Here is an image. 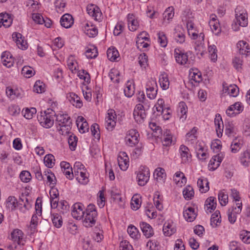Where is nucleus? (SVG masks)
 I'll use <instances>...</instances> for the list:
<instances>
[{
  "label": "nucleus",
  "instance_id": "obj_30",
  "mask_svg": "<svg viewBox=\"0 0 250 250\" xmlns=\"http://www.w3.org/2000/svg\"><path fill=\"white\" fill-rule=\"evenodd\" d=\"M237 48L239 49V53L241 55H247L250 52V48L248 44L243 41H239L237 44Z\"/></svg>",
  "mask_w": 250,
  "mask_h": 250
},
{
  "label": "nucleus",
  "instance_id": "obj_35",
  "mask_svg": "<svg viewBox=\"0 0 250 250\" xmlns=\"http://www.w3.org/2000/svg\"><path fill=\"white\" fill-rule=\"evenodd\" d=\"M20 205L17 199L14 196H9L7 200L6 207L12 210H14L16 207Z\"/></svg>",
  "mask_w": 250,
  "mask_h": 250
},
{
  "label": "nucleus",
  "instance_id": "obj_15",
  "mask_svg": "<svg viewBox=\"0 0 250 250\" xmlns=\"http://www.w3.org/2000/svg\"><path fill=\"white\" fill-rule=\"evenodd\" d=\"M223 159V155L218 154V155L214 156L210 160L208 164V168L209 170H214L220 165Z\"/></svg>",
  "mask_w": 250,
  "mask_h": 250
},
{
  "label": "nucleus",
  "instance_id": "obj_63",
  "mask_svg": "<svg viewBox=\"0 0 250 250\" xmlns=\"http://www.w3.org/2000/svg\"><path fill=\"white\" fill-rule=\"evenodd\" d=\"M91 131L92 135L96 139H100V135L99 133V125L97 124H94L91 126Z\"/></svg>",
  "mask_w": 250,
  "mask_h": 250
},
{
  "label": "nucleus",
  "instance_id": "obj_23",
  "mask_svg": "<svg viewBox=\"0 0 250 250\" xmlns=\"http://www.w3.org/2000/svg\"><path fill=\"white\" fill-rule=\"evenodd\" d=\"M183 216L188 222H192L196 218V214L195 212L194 208L189 207L184 211Z\"/></svg>",
  "mask_w": 250,
  "mask_h": 250
},
{
  "label": "nucleus",
  "instance_id": "obj_48",
  "mask_svg": "<svg viewBox=\"0 0 250 250\" xmlns=\"http://www.w3.org/2000/svg\"><path fill=\"white\" fill-rule=\"evenodd\" d=\"M163 142L164 146H169L172 143V136L170 133V131L166 130L164 132V138L163 139Z\"/></svg>",
  "mask_w": 250,
  "mask_h": 250
},
{
  "label": "nucleus",
  "instance_id": "obj_58",
  "mask_svg": "<svg viewBox=\"0 0 250 250\" xmlns=\"http://www.w3.org/2000/svg\"><path fill=\"white\" fill-rule=\"evenodd\" d=\"M131 208L133 210L138 209L141 205V200L140 199L138 198L137 196H133L132 198L131 202Z\"/></svg>",
  "mask_w": 250,
  "mask_h": 250
},
{
  "label": "nucleus",
  "instance_id": "obj_55",
  "mask_svg": "<svg viewBox=\"0 0 250 250\" xmlns=\"http://www.w3.org/2000/svg\"><path fill=\"white\" fill-rule=\"evenodd\" d=\"M158 42L162 47H165L167 45V40L165 34L163 32H159L158 34Z\"/></svg>",
  "mask_w": 250,
  "mask_h": 250
},
{
  "label": "nucleus",
  "instance_id": "obj_22",
  "mask_svg": "<svg viewBox=\"0 0 250 250\" xmlns=\"http://www.w3.org/2000/svg\"><path fill=\"white\" fill-rule=\"evenodd\" d=\"M214 124L216 126V131L218 136L220 137L219 134H220L221 136H222V132L223 131L224 125L222 117L220 114L216 115L214 119Z\"/></svg>",
  "mask_w": 250,
  "mask_h": 250
},
{
  "label": "nucleus",
  "instance_id": "obj_24",
  "mask_svg": "<svg viewBox=\"0 0 250 250\" xmlns=\"http://www.w3.org/2000/svg\"><path fill=\"white\" fill-rule=\"evenodd\" d=\"M127 21L129 30L131 31L136 30L139 27L138 21L135 19L134 15L132 14H129L127 15Z\"/></svg>",
  "mask_w": 250,
  "mask_h": 250
},
{
  "label": "nucleus",
  "instance_id": "obj_51",
  "mask_svg": "<svg viewBox=\"0 0 250 250\" xmlns=\"http://www.w3.org/2000/svg\"><path fill=\"white\" fill-rule=\"evenodd\" d=\"M174 8L172 6L168 7L166 9L163 13V18L164 19H167V20L172 19L174 16Z\"/></svg>",
  "mask_w": 250,
  "mask_h": 250
},
{
  "label": "nucleus",
  "instance_id": "obj_27",
  "mask_svg": "<svg viewBox=\"0 0 250 250\" xmlns=\"http://www.w3.org/2000/svg\"><path fill=\"white\" fill-rule=\"evenodd\" d=\"M154 176L157 182H164L166 178L165 169L161 167L157 168L154 171Z\"/></svg>",
  "mask_w": 250,
  "mask_h": 250
},
{
  "label": "nucleus",
  "instance_id": "obj_44",
  "mask_svg": "<svg viewBox=\"0 0 250 250\" xmlns=\"http://www.w3.org/2000/svg\"><path fill=\"white\" fill-rule=\"evenodd\" d=\"M209 25L212 31L215 34L218 35L221 32L220 24L218 21H210Z\"/></svg>",
  "mask_w": 250,
  "mask_h": 250
},
{
  "label": "nucleus",
  "instance_id": "obj_61",
  "mask_svg": "<svg viewBox=\"0 0 250 250\" xmlns=\"http://www.w3.org/2000/svg\"><path fill=\"white\" fill-rule=\"evenodd\" d=\"M85 33L89 37H94L98 34V29L92 26H91L90 28H88L87 29L85 27Z\"/></svg>",
  "mask_w": 250,
  "mask_h": 250
},
{
  "label": "nucleus",
  "instance_id": "obj_52",
  "mask_svg": "<svg viewBox=\"0 0 250 250\" xmlns=\"http://www.w3.org/2000/svg\"><path fill=\"white\" fill-rule=\"evenodd\" d=\"M20 178L22 182L28 183L31 179V175L29 171L23 170L20 174Z\"/></svg>",
  "mask_w": 250,
  "mask_h": 250
},
{
  "label": "nucleus",
  "instance_id": "obj_59",
  "mask_svg": "<svg viewBox=\"0 0 250 250\" xmlns=\"http://www.w3.org/2000/svg\"><path fill=\"white\" fill-rule=\"evenodd\" d=\"M9 113L12 116H17L21 112V109L18 105H11L8 108Z\"/></svg>",
  "mask_w": 250,
  "mask_h": 250
},
{
  "label": "nucleus",
  "instance_id": "obj_45",
  "mask_svg": "<svg viewBox=\"0 0 250 250\" xmlns=\"http://www.w3.org/2000/svg\"><path fill=\"white\" fill-rule=\"evenodd\" d=\"M36 109L32 107L31 108H26L25 110L22 111V114L23 116L27 119H31L33 116L36 113Z\"/></svg>",
  "mask_w": 250,
  "mask_h": 250
},
{
  "label": "nucleus",
  "instance_id": "obj_10",
  "mask_svg": "<svg viewBox=\"0 0 250 250\" xmlns=\"http://www.w3.org/2000/svg\"><path fill=\"white\" fill-rule=\"evenodd\" d=\"M11 239L19 245H24L25 240L22 231L19 229H15L11 233Z\"/></svg>",
  "mask_w": 250,
  "mask_h": 250
},
{
  "label": "nucleus",
  "instance_id": "obj_16",
  "mask_svg": "<svg viewBox=\"0 0 250 250\" xmlns=\"http://www.w3.org/2000/svg\"><path fill=\"white\" fill-rule=\"evenodd\" d=\"M154 86H156V82L152 80L146 84V95L150 99H154L157 95V89H155Z\"/></svg>",
  "mask_w": 250,
  "mask_h": 250
},
{
  "label": "nucleus",
  "instance_id": "obj_7",
  "mask_svg": "<svg viewBox=\"0 0 250 250\" xmlns=\"http://www.w3.org/2000/svg\"><path fill=\"white\" fill-rule=\"evenodd\" d=\"M116 114L115 111L113 109L108 110L107 113L105 118L104 125L108 131H112L116 125Z\"/></svg>",
  "mask_w": 250,
  "mask_h": 250
},
{
  "label": "nucleus",
  "instance_id": "obj_6",
  "mask_svg": "<svg viewBox=\"0 0 250 250\" xmlns=\"http://www.w3.org/2000/svg\"><path fill=\"white\" fill-rule=\"evenodd\" d=\"M139 133L136 129H130L126 133L125 141L127 145L134 146L139 142Z\"/></svg>",
  "mask_w": 250,
  "mask_h": 250
},
{
  "label": "nucleus",
  "instance_id": "obj_29",
  "mask_svg": "<svg viewBox=\"0 0 250 250\" xmlns=\"http://www.w3.org/2000/svg\"><path fill=\"white\" fill-rule=\"evenodd\" d=\"M223 91L228 93L230 96L236 97L239 93V88L236 85H230L229 86H223Z\"/></svg>",
  "mask_w": 250,
  "mask_h": 250
},
{
  "label": "nucleus",
  "instance_id": "obj_9",
  "mask_svg": "<svg viewBox=\"0 0 250 250\" xmlns=\"http://www.w3.org/2000/svg\"><path fill=\"white\" fill-rule=\"evenodd\" d=\"M84 206L81 203H76L73 206L71 214L73 218L77 220H81L84 217L85 210L84 211Z\"/></svg>",
  "mask_w": 250,
  "mask_h": 250
},
{
  "label": "nucleus",
  "instance_id": "obj_28",
  "mask_svg": "<svg viewBox=\"0 0 250 250\" xmlns=\"http://www.w3.org/2000/svg\"><path fill=\"white\" fill-rule=\"evenodd\" d=\"M197 186L202 193H206L209 189V182L207 178H199L197 181Z\"/></svg>",
  "mask_w": 250,
  "mask_h": 250
},
{
  "label": "nucleus",
  "instance_id": "obj_19",
  "mask_svg": "<svg viewBox=\"0 0 250 250\" xmlns=\"http://www.w3.org/2000/svg\"><path fill=\"white\" fill-rule=\"evenodd\" d=\"M67 98L70 103L76 107L81 108L83 106V103L80 98L75 93H70Z\"/></svg>",
  "mask_w": 250,
  "mask_h": 250
},
{
  "label": "nucleus",
  "instance_id": "obj_56",
  "mask_svg": "<svg viewBox=\"0 0 250 250\" xmlns=\"http://www.w3.org/2000/svg\"><path fill=\"white\" fill-rule=\"evenodd\" d=\"M78 76L80 79L83 80L87 83H89L90 82V75L84 70L79 71Z\"/></svg>",
  "mask_w": 250,
  "mask_h": 250
},
{
  "label": "nucleus",
  "instance_id": "obj_64",
  "mask_svg": "<svg viewBox=\"0 0 250 250\" xmlns=\"http://www.w3.org/2000/svg\"><path fill=\"white\" fill-rule=\"evenodd\" d=\"M197 131V128L195 127H194L190 132L187 133L186 134V139L188 141H193L196 138V132Z\"/></svg>",
  "mask_w": 250,
  "mask_h": 250
},
{
  "label": "nucleus",
  "instance_id": "obj_4",
  "mask_svg": "<svg viewBox=\"0 0 250 250\" xmlns=\"http://www.w3.org/2000/svg\"><path fill=\"white\" fill-rule=\"evenodd\" d=\"M237 8L235 10V19L231 25L233 31H237L240 29V26L246 27L248 25V15L245 11L242 12H238Z\"/></svg>",
  "mask_w": 250,
  "mask_h": 250
},
{
  "label": "nucleus",
  "instance_id": "obj_8",
  "mask_svg": "<svg viewBox=\"0 0 250 250\" xmlns=\"http://www.w3.org/2000/svg\"><path fill=\"white\" fill-rule=\"evenodd\" d=\"M88 14L93 17L95 21H100L102 19V13L100 8L96 5L91 4L86 7Z\"/></svg>",
  "mask_w": 250,
  "mask_h": 250
},
{
  "label": "nucleus",
  "instance_id": "obj_60",
  "mask_svg": "<svg viewBox=\"0 0 250 250\" xmlns=\"http://www.w3.org/2000/svg\"><path fill=\"white\" fill-rule=\"evenodd\" d=\"M138 60L139 63L141 67L142 68H146L147 62V56L145 53L141 54L138 57Z\"/></svg>",
  "mask_w": 250,
  "mask_h": 250
},
{
  "label": "nucleus",
  "instance_id": "obj_34",
  "mask_svg": "<svg viewBox=\"0 0 250 250\" xmlns=\"http://www.w3.org/2000/svg\"><path fill=\"white\" fill-rule=\"evenodd\" d=\"M179 115L180 116V119H182V121H184L187 118L186 113L188 111V107L185 102H180L179 104Z\"/></svg>",
  "mask_w": 250,
  "mask_h": 250
},
{
  "label": "nucleus",
  "instance_id": "obj_32",
  "mask_svg": "<svg viewBox=\"0 0 250 250\" xmlns=\"http://www.w3.org/2000/svg\"><path fill=\"white\" fill-rule=\"evenodd\" d=\"M221 216L219 210H216L213 214H212L210 218V225L213 227L215 228L219 226L221 223Z\"/></svg>",
  "mask_w": 250,
  "mask_h": 250
},
{
  "label": "nucleus",
  "instance_id": "obj_31",
  "mask_svg": "<svg viewBox=\"0 0 250 250\" xmlns=\"http://www.w3.org/2000/svg\"><path fill=\"white\" fill-rule=\"evenodd\" d=\"M241 164L245 166L248 167L250 163V151L246 150L241 153L240 157Z\"/></svg>",
  "mask_w": 250,
  "mask_h": 250
},
{
  "label": "nucleus",
  "instance_id": "obj_3",
  "mask_svg": "<svg viewBox=\"0 0 250 250\" xmlns=\"http://www.w3.org/2000/svg\"><path fill=\"white\" fill-rule=\"evenodd\" d=\"M55 117H56L55 111L52 109H47L43 113H42V115L38 117V119L42 126L49 128L54 125Z\"/></svg>",
  "mask_w": 250,
  "mask_h": 250
},
{
  "label": "nucleus",
  "instance_id": "obj_11",
  "mask_svg": "<svg viewBox=\"0 0 250 250\" xmlns=\"http://www.w3.org/2000/svg\"><path fill=\"white\" fill-rule=\"evenodd\" d=\"M118 163L122 170H126L129 166V158L125 152H120L118 157Z\"/></svg>",
  "mask_w": 250,
  "mask_h": 250
},
{
  "label": "nucleus",
  "instance_id": "obj_13",
  "mask_svg": "<svg viewBox=\"0 0 250 250\" xmlns=\"http://www.w3.org/2000/svg\"><path fill=\"white\" fill-rule=\"evenodd\" d=\"M12 38L19 48L23 50L27 48V43L24 41V38L21 34L14 32L12 34Z\"/></svg>",
  "mask_w": 250,
  "mask_h": 250
},
{
  "label": "nucleus",
  "instance_id": "obj_50",
  "mask_svg": "<svg viewBox=\"0 0 250 250\" xmlns=\"http://www.w3.org/2000/svg\"><path fill=\"white\" fill-rule=\"evenodd\" d=\"M218 199L222 206H226L228 203V195L224 190H221L218 194Z\"/></svg>",
  "mask_w": 250,
  "mask_h": 250
},
{
  "label": "nucleus",
  "instance_id": "obj_25",
  "mask_svg": "<svg viewBox=\"0 0 250 250\" xmlns=\"http://www.w3.org/2000/svg\"><path fill=\"white\" fill-rule=\"evenodd\" d=\"M9 54L8 52H5L1 55V62L7 67L12 66L14 63V58Z\"/></svg>",
  "mask_w": 250,
  "mask_h": 250
},
{
  "label": "nucleus",
  "instance_id": "obj_21",
  "mask_svg": "<svg viewBox=\"0 0 250 250\" xmlns=\"http://www.w3.org/2000/svg\"><path fill=\"white\" fill-rule=\"evenodd\" d=\"M13 19L10 15L7 13L0 14V27L3 25L5 27H9L12 24Z\"/></svg>",
  "mask_w": 250,
  "mask_h": 250
},
{
  "label": "nucleus",
  "instance_id": "obj_47",
  "mask_svg": "<svg viewBox=\"0 0 250 250\" xmlns=\"http://www.w3.org/2000/svg\"><path fill=\"white\" fill-rule=\"evenodd\" d=\"M22 74L26 78H30L34 75L35 72L29 66H24L21 70Z\"/></svg>",
  "mask_w": 250,
  "mask_h": 250
},
{
  "label": "nucleus",
  "instance_id": "obj_36",
  "mask_svg": "<svg viewBox=\"0 0 250 250\" xmlns=\"http://www.w3.org/2000/svg\"><path fill=\"white\" fill-rule=\"evenodd\" d=\"M214 197H210L208 198L205 202L206 209L209 212H211L216 208V203L214 202Z\"/></svg>",
  "mask_w": 250,
  "mask_h": 250
},
{
  "label": "nucleus",
  "instance_id": "obj_26",
  "mask_svg": "<svg viewBox=\"0 0 250 250\" xmlns=\"http://www.w3.org/2000/svg\"><path fill=\"white\" fill-rule=\"evenodd\" d=\"M174 38L177 42L183 43L185 41V31L182 28H178L175 29Z\"/></svg>",
  "mask_w": 250,
  "mask_h": 250
},
{
  "label": "nucleus",
  "instance_id": "obj_18",
  "mask_svg": "<svg viewBox=\"0 0 250 250\" xmlns=\"http://www.w3.org/2000/svg\"><path fill=\"white\" fill-rule=\"evenodd\" d=\"M73 22L72 16L69 14L63 15L60 20L61 25L65 28H70L73 24Z\"/></svg>",
  "mask_w": 250,
  "mask_h": 250
},
{
  "label": "nucleus",
  "instance_id": "obj_14",
  "mask_svg": "<svg viewBox=\"0 0 250 250\" xmlns=\"http://www.w3.org/2000/svg\"><path fill=\"white\" fill-rule=\"evenodd\" d=\"M182 162L183 163H188L191 159V155L188 148L185 145H181L179 148Z\"/></svg>",
  "mask_w": 250,
  "mask_h": 250
},
{
  "label": "nucleus",
  "instance_id": "obj_43",
  "mask_svg": "<svg viewBox=\"0 0 250 250\" xmlns=\"http://www.w3.org/2000/svg\"><path fill=\"white\" fill-rule=\"evenodd\" d=\"M52 221L53 225L56 228H59L62 226V216L57 213L52 215Z\"/></svg>",
  "mask_w": 250,
  "mask_h": 250
},
{
  "label": "nucleus",
  "instance_id": "obj_40",
  "mask_svg": "<svg viewBox=\"0 0 250 250\" xmlns=\"http://www.w3.org/2000/svg\"><path fill=\"white\" fill-rule=\"evenodd\" d=\"M127 232L131 238L134 239H137L140 236L138 229L134 226L130 225L128 227Z\"/></svg>",
  "mask_w": 250,
  "mask_h": 250
},
{
  "label": "nucleus",
  "instance_id": "obj_49",
  "mask_svg": "<svg viewBox=\"0 0 250 250\" xmlns=\"http://www.w3.org/2000/svg\"><path fill=\"white\" fill-rule=\"evenodd\" d=\"M208 52L210 55V58L212 61L215 62L217 60V49L215 45L208 46Z\"/></svg>",
  "mask_w": 250,
  "mask_h": 250
},
{
  "label": "nucleus",
  "instance_id": "obj_62",
  "mask_svg": "<svg viewBox=\"0 0 250 250\" xmlns=\"http://www.w3.org/2000/svg\"><path fill=\"white\" fill-rule=\"evenodd\" d=\"M44 178L47 179V183H48L50 185L55 184L56 179L55 175L52 172H49L47 171V173H45L44 174Z\"/></svg>",
  "mask_w": 250,
  "mask_h": 250
},
{
  "label": "nucleus",
  "instance_id": "obj_1",
  "mask_svg": "<svg viewBox=\"0 0 250 250\" xmlns=\"http://www.w3.org/2000/svg\"><path fill=\"white\" fill-rule=\"evenodd\" d=\"M56 124L60 134L65 135L69 133L71 128V121L67 114H56Z\"/></svg>",
  "mask_w": 250,
  "mask_h": 250
},
{
  "label": "nucleus",
  "instance_id": "obj_33",
  "mask_svg": "<svg viewBox=\"0 0 250 250\" xmlns=\"http://www.w3.org/2000/svg\"><path fill=\"white\" fill-rule=\"evenodd\" d=\"M174 181L179 186L182 187L187 182V178L182 172H177L175 174Z\"/></svg>",
  "mask_w": 250,
  "mask_h": 250
},
{
  "label": "nucleus",
  "instance_id": "obj_20",
  "mask_svg": "<svg viewBox=\"0 0 250 250\" xmlns=\"http://www.w3.org/2000/svg\"><path fill=\"white\" fill-rule=\"evenodd\" d=\"M140 226L144 235L146 238H150L153 236L154 232L149 224L143 222L140 223Z\"/></svg>",
  "mask_w": 250,
  "mask_h": 250
},
{
  "label": "nucleus",
  "instance_id": "obj_5",
  "mask_svg": "<svg viewBox=\"0 0 250 250\" xmlns=\"http://www.w3.org/2000/svg\"><path fill=\"white\" fill-rule=\"evenodd\" d=\"M149 175L148 168L145 166H141L137 175L138 185L140 186L146 185L149 180Z\"/></svg>",
  "mask_w": 250,
  "mask_h": 250
},
{
  "label": "nucleus",
  "instance_id": "obj_46",
  "mask_svg": "<svg viewBox=\"0 0 250 250\" xmlns=\"http://www.w3.org/2000/svg\"><path fill=\"white\" fill-rule=\"evenodd\" d=\"M54 156L51 154L46 155L44 158V163L45 166L49 168L52 167L54 164Z\"/></svg>",
  "mask_w": 250,
  "mask_h": 250
},
{
  "label": "nucleus",
  "instance_id": "obj_39",
  "mask_svg": "<svg viewBox=\"0 0 250 250\" xmlns=\"http://www.w3.org/2000/svg\"><path fill=\"white\" fill-rule=\"evenodd\" d=\"M163 231L166 236H170L176 232V229L169 223H165L163 226Z\"/></svg>",
  "mask_w": 250,
  "mask_h": 250
},
{
  "label": "nucleus",
  "instance_id": "obj_37",
  "mask_svg": "<svg viewBox=\"0 0 250 250\" xmlns=\"http://www.w3.org/2000/svg\"><path fill=\"white\" fill-rule=\"evenodd\" d=\"M159 82L161 87L164 90L167 89L169 85V82L167 76L166 74H162L159 78Z\"/></svg>",
  "mask_w": 250,
  "mask_h": 250
},
{
  "label": "nucleus",
  "instance_id": "obj_41",
  "mask_svg": "<svg viewBox=\"0 0 250 250\" xmlns=\"http://www.w3.org/2000/svg\"><path fill=\"white\" fill-rule=\"evenodd\" d=\"M183 194L186 200H190L194 196L193 188L191 186H188L183 190Z\"/></svg>",
  "mask_w": 250,
  "mask_h": 250
},
{
  "label": "nucleus",
  "instance_id": "obj_54",
  "mask_svg": "<svg viewBox=\"0 0 250 250\" xmlns=\"http://www.w3.org/2000/svg\"><path fill=\"white\" fill-rule=\"evenodd\" d=\"M68 143L71 150H74L77 146V138L76 136L71 135L68 139Z\"/></svg>",
  "mask_w": 250,
  "mask_h": 250
},
{
  "label": "nucleus",
  "instance_id": "obj_53",
  "mask_svg": "<svg viewBox=\"0 0 250 250\" xmlns=\"http://www.w3.org/2000/svg\"><path fill=\"white\" fill-rule=\"evenodd\" d=\"M33 91L37 93H42L44 91V85L40 81L36 82L34 87Z\"/></svg>",
  "mask_w": 250,
  "mask_h": 250
},
{
  "label": "nucleus",
  "instance_id": "obj_42",
  "mask_svg": "<svg viewBox=\"0 0 250 250\" xmlns=\"http://www.w3.org/2000/svg\"><path fill=\"white\" fill-rule=\"evenodd\" d=\"M98 50L94 46H92L91 48H88L85 51V56L88 59H94L98 56Z\"/></svg>",
  "mask_w": 250,
  "mask_h": 250
},
{
  "label": "nucleus",
  "instance_id": "obj_2",
  "mask_svg": "<svg viewBox=\"0 0 250 250\" xmlns=\"http://www.w3.org/2000/svg\"><path fill=\"white\" fill-rule=\"evenodd\" d=\"M84 214L83 225L86 227H91L95 225L97 218L95 206L93 204L87 206Z\"/></svg>",
  "mask_w": 250,
  "mask_h": 250
},
{
  "label": "nucleus",
  "instance_id": "obj_12",
  "mask_svg": "<svg viewBox=\"0 0 250 250\" xmlns=\"http://www.w3.org/2000/svg\"><path fill=\"white\" fill-rule=\"evenodd\" d=\"M243 110V106L239 102L230 105L226 110V114L229 117H233Z\"/></svg>",
  "mask_w": 250,
  "mask_h": 250
},
{
  "label": "nucleus",
  "instance_id": "obj_17",
  "mask_svg": "<svg viewBox=\"0 0 250 250\" xmlns=\"http://www.w3.org/2000/svg\"><path fill=\"white\" fill-rule=\"evenodd\" d=\"M175 58L176 62L182 65L186 64L188 61L187 53L182 52L179 49H175Z\"/></svg>",
  "mask_w": 250,
  "mask_h": 250
},
{
  "label": "nucleus",
  "instance_id": "obj_38",
  "mask_svg": "<svg viewBox=\"0 0 250 250\" xmlns=\"http://www.w3.org/2000/svg\"><path fill=\"white\" fill-rule=\"evenodd\" d=\"M107 56L111 61H115L119 57V54L118 50L115 48H109L107 50Z\"/></svg>",
  "mask_w": 250,
  "mask_h": 250
},
{
  "label": "nucleus",
  "instance_id": "obj_57",
  "mask_svg": "<svg viewBox=\"0 0 250 250\" xmlns=\"http://www.w3.org/2000/svg\"><path fill=\"white\" fill-rule=\"evenodd\" d=\"M6 94L11 99H14L20 96L19 92L17 90H14L11 88L7 87L6 91Z\"/></svg>",
  "mask_w": 250,
  "mask_h": 250
}]
</instances>
